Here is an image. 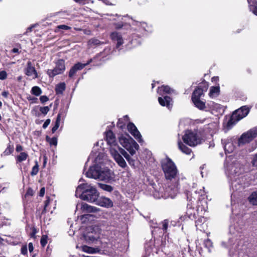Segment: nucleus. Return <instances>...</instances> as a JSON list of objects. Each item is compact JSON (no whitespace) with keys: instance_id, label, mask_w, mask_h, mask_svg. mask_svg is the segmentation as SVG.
<instances>
[{"instance_id":"44","label":"nucleus","mask_w":257,"mask_h":257,"mask_svg":"<svg viewBox=\"0 0 257 257\" xmlns=\"http://www.w3.org/2000/svg\"><path fill=\"white\" fill-rule=\"evenodd\" d=\"M168 226V220L165 219L162 222V229L164 233L167 232Z\"/></svg>"},{"instance_id":"14","label":"nucleus","mask_w":257,"mask_h":257,"mask_svg":"<svg viewBox=\"0 0 257 257\" xmlns=\"http://www.w3.org/2000/svg\"><path fill=\"white\" fill-rule=\"evenodd\" d=\"M249 109L246 106H241L239 109L235 110L233 113L237 117L236 120H240L245 117L249 113Z\"/></svg>"},{"instance_id":"59","label":"nucleus","mask_w":257,"mask_h":257,"mask_svg":"<svg viewBox=\"0 0 257 257\" xmlns=\"http://www.w3.org/2000/svg\"><path fill=\"white\" fill-rule=\"evenodd\" d=\"M47 162V157L45 155L43 157V168L45 167Z\"/></svg>"},{"instance_id":"49","label":"nucleus","mask_w":257,"mask_h":257,"mask_svg":"<svg viewBox=\"0 0 257 257\" xmlns=\"http://www.w3.org/2000/svg\"><path fill=\"white\" fill-rule=\"evenodd\" d=\"M250 200H253V202L257 204V191L254 192L249 197Z\"/></svg>"},{"instance_id":"32","label":"nucleus","mask_w":257,"mask_h":257,"mask_svg":"<svg viewBox=\"0 0 257 257\" xmlns=\"http://www.w3.org/2000/svg\"><path fill=\"white\" fill-rule=\"evenodd\" d=\"M14 151V147L13 145L9 144L7 148L4 152L3 154L5 156L9 155L13 153Z\"/></svg>"},{"instance_id":"30","label":"nucleus","mask_w":257,"mask_h":257,"mask_svg":"<svg viewBox=\"0 0 257 257\" xmlns=\"http://www.w3.org/2000/svg\"><path fill=\"white\" fill-rule=\"evenodd\" d=\"M39 110L41 112V113H38L37 114H36V116H40V115H41V113H42L44 115H45L49 111V110H50V107L48 106H41V107H40Z\"/></svg>"},{"instance_id":"54","label":"nucleus","mask_w":257,"mask_h":257,"mask_svg":"<svg viewBox=\"0 0 257 257\" xmlns=\"http://www.w3.org/2000/svg\"><path fill=\"white\" fill-rule=\"evenodd\" d=\"M50 122H51L50 119L48 118V119H46V120L45 121V122L44 123V124L43 125V128L44 129L47 128V126L49 125Z\"/></svg>"},{"instance_id":"8","label":"nucleus","mask_w":257,"mask_h":257,"mask_svg":"<svg viewBox=\"0 0 257 257\" xmlns=\"http://www.w3.org/2000/svg\"><path fill=\"white\" fill-rule=\"evenodd\" d=\"M208 87V84L205 80L201 82L193 92L191 96V100H195V99H200L201 96L204 95V92L207 91Z\"/></svg>"},{"instance_id":"13","label":"nucleus","mask_w":257,"mask_h":257,"mask_svg":"<svg viewBox=\"0 0 257 257\" xmlns=\"http://www.w3.org/2000/svg\"><path fill=\"white\" fill-rule=\"evenodd\" d=\"M25 74L28 76L34 75L33 78L36 79L38 78V73L33 66L31 61H29L27 63V67L25 71Z\"/></svg>"},{"instance_id":"2","label":"nucleus","mask_w":257,"mask_h":257,"mask_svg":"<svg viewBox=\"0 0 257 257\" xmlns=\"http://www.w3.org/2000/svg\"><path fill=\"white\" fill-rule=\"evenodd\" d=\"M76 195L79 194L80 198L89 202H95L99 193L96 188L87 183L80 184L76 190Z\"/></svg>"},{"instance_id":"60","label":"nucleus","mask_w":257,"mask_h":257,"mask_svg":"<svg viewBox=\"0 0 257 257\" xmlns=\"http://www.w3.org/2000/svg\"><path fill=\"white\" fill-rule=\"evenodd\" d=\"M200 193H201V195H200L201 198H199V200L200 199H204V197L206 196L205 192H204V190L202 191V190H200Z\"/></svg>"},{"instance_id":"42","label":"nucleus","mask_w":257,"mask_h":257,"mask_svg":"<svg viewBox=\"0 0 257 257\" xmlns=\"http://www.w3.org/2000/svg\"><path fill=\"white\" fill-rule=\"evenodd\" d=\"M194 201L192 199H190L188 200V203L187 204V209H190L192 211H193L194 208Z\"/></svg>"},{"instance_id":"17","label":"nucleus","mask_w":257,"mask_h":257,"mask_svg":"<svg viewBox=\"0 0 257 257\" xmlns=\"http://www.w3.org/2000/svg\"><path fill=\"white\" fill-rule=\"evenodd\" d=\"M86 66V64L80 62L76 63L71 68L68 74L69 77L72 78L78 71L83 69Z\"/></svg>"},{"instance_id":"3","label":"nucleus","mask_w":257,"mask_h":257,"mask_svg":"<svg viewBox=\"0 0 257 257\" xmlns=\"http://www.w3.org/2000/svg\"><path fill=\"white\" fill-rule=\"evenodd\" d=\"M118 139L119 143L132 156L136 154V150L139 149V146L128 134H121Z\"/></svg>"},{"instance_id":"61","label":"nucleus","mask_w":257,"mask_h":257,"mask_svg":"<svg viewBox=\"0 0 257 257\" xmlns=\"http://www.w3.org/2000/svg\"><path fill=\"white\" fill-rule=\"evenodd\" d=\"M28 99L29 100H31L32 102H36V101L38 99L35 97L30 96L29 97H28Z\"/></svg>"},{"instance_id":"50","label":"nucleus","mask_w":257,"mask_h":257,"mask_svg":"<svg viewBox=\"0 0 257 257\" xmlns=\"http://www.w3.org/2000/svg\"><path fill=\"white\" fill-rule=\"evenodd\" d=\"M40 100L42 103H44L49 100V98L46 95H42L40 96Z\"/></svg>"},{"instance_id":"22","label":"nucleus","mask_w":257,"mask_h":257,"mask_svg":"<svg viewBox=\"0 0 257 257\" xmlns=\"http://www.w3.org/2000/svg\"><path fill=\"white\" fill-rule=\"evenodd\" d=\"M178 148L180 150L186 155H190L192 153L191 149L185 145L180 140L178 142Z\"/></svg>"},{"instance_id":"51","label":"nucleus","mask_w":257,"mask_h":257,"mask_svg":"<svg viewBox=\"0 0 257 257\" xmlns=\"http://www.w3.org/2000/svg\"><path fill=\"white\" fill-rule=\"evenodd\" d=\"M24 150L23 147L20 144H17L16 147V151L18 153L22 152Z\"/></svg>"},{"instance_id":"21","label":"nucleus","mask_w":257,"mask_h":257,"mask_svg":"<svg viewBox=\"0 0 257 257\" xmlns=\"http://www.w3.org/2000/svg\"><path fill=\"white\" fill-rule=\"evenodd\" d=\"M130 120L128 115H125L122 118H119L116 124L117 127L123 130L125 128L126 123Z\"/></svg>"},{"instance_id":"39","label":"nucleus","mask_w":257,"mask_h":257,"mask_svg":"<svg viewBox=\"0 0 257 257\" xmlns=\"http://www.w3.org/2000/svg\"><path fill=\"white\" fill-rule=\"evenodd\" d=\"M204 245L205 247L208 249V250L210 251V249L213 246V243L210 239L207 238L204 240Z\"/></svg>"},{"instance_id":"43","label":"nucleus","mask_w":257,"mask_h":257,"mask_svg":"<svg viewBox=\"0 0 257 257\" xmlns=\"http://www.w3.org/2000/svg\"><path fill=\"white\" fill-rule=\"evenodd\" d=\"M186 214L188 215V217L190 219H193V218H195V209H194L193 211H192L190 209H187Z\"/></svg>"},{"instance_id":"47","label":"nucleus","mask_w":257,"mask_h":257,"mask_svg":"<svg viewBox=\"0 0 257 257\" xmlns=\"http://www.w3.org/2000/svg\"><path fill=\"white\" fill-rule=\"evenodd\" d=\"M32 232L30 234V236L31 238H36V234L37 233V229L35 226L31 228Z\"/></svg>"},{"instance_id":"33","label":"nucleus","mask_w":257,"mask_h":257,"mask_svg":"<svg viewBox=\"0 0 257 257\" xmlns=\"http://www.w3.org/2000/svg\"><path fill=\"white\" fill-rule=\"evenodd\" d=\"M46 140L51 146H56L57 144V138L56 137L50 138L48 136L46 137Z\"/></svg>"},{"instance_id":"6","label":"nucleus","mask_w":257,"mask_h":257,"mask_svg":"<svg viewBox=\"0 0 257 257\" xmlns=\"http://www.w3.org/2000/svg\"><path fill=\"white\" fill-rule=\"evenodd\" d=\"M182 140L184 143L191 147H194L198 144L197 134L191 130H187L182 137Z\"/></svg>"},{"instance_id":"31","label":"nucleus","mask_w":257,"mask_h":257,"mask_svg":"<svg viewBox=\"0 0 257 257\" xmlns=\"http://www.w3.org/2000/svg\"><path fill=\"white\" fill-rule=\"evenodd\" d=\"M42 91L41 89L37 86L32 87L31 89V93L36 96H39L42 93Z\"/></svg>"},{"instance_id":"27","label":"nucleus","mask_w":257,"mask_h":257,"mask_svg":"<svg viewBox=\"0 0 257 257\" xmlns=\"http://www.w3.org/2000/svg\"><path fill=\"white\" fill-rule=\"evenodd\" d=\"M29 155L27 152H21L20 154L16 157V161L17 163H21L27 160Z\"/></svg>"},{"instance_id":"26","label":"nucleus","mask_w":257,"mask_h":257,"mask_svg":"<svg viewBox=\"0 0 257 257\" xmlns=\"http://www.w3.org/2000/svg\"><path fill=\"white\" fill-rule=\"evenodd\" d=\"M220 92V87L219 86H211L210 89L209 95L210 97H213L215 95L218 96Z\"/></svg>"},{"instance_id":"10","label":"nucleus","mask_w":257,"mask_h":257,"mask_svg":"<svg viewBox=\"0 0 257 257\" xmlns=\"http://www.w3.org/2000/svg\"><path fill=\"white\" fill-rule=\"evenodd\" d=\"M127 129L140 143L143 142L140 132L138 131L134 123L129 122L127 124Z\"/></svg>"},{"instance_id":"48","label":"nucleus","mask_w":257,"mask_h":257,"mask_svg":"<svg viewBox=\"0 0 257 257\" xmlns=\"http://www.w3.org/2000/svg\"><path fill=\"white\" fill-rule=\"evenodd\" d=\"M21 252L23 255L28 254V247L27 244L23 245L21 248Z\"/></svg>"},{"instance_id":"55","label":"nucleus","mask_w":257,"mask_h":257,"mask_svg":"<svg viewBox=\"0 0 257 257\" xmlns=\"http://www.w3.org/2000/svg\"><path fill=\"white\" fill-rule=\"evenodd\" d=\"M91 41V43L94 45H98L101 43L100 41L96 39H92Z\"/></svg>"},{"instance_id":"16","label":"nucleus","mask_w":257,"mask_h":257,"mask_svg":"<svg viewBox=\"0 0 257 257\" xmlns=\"http://www.w3.org/2000/svg\"><path fill=\"white\" fill-rule=\"evenodd\" d=\"M95 203L97 205L107 208L111 207L113 205L112 201L109 198L105 197H98Z\"/></svg>"},{"instance_id":"56","label":"nucleus","mask_w":257,"mask_h":257,"mask_svg":"<svg viewBox=\"0 0 257 257\" xmlns=\"http://www.w3.org/2000/svg\"><path fill=\"white\" fill-rule=\"evenodd\" d=\"M28 248L30 253H32L34 250V246L32 242L29 243Z\"/></svg>"},{"instance_id":"46","label":"nucleus","mask_w":257,"mask_h":257,"mask_svg":"<svg viewBox=\"0 0 257 257\" xmlns=\"http://www.w3.org/2000/svg\"><path fill=\"white\" fill-rule=\"evenodd\" d=\"M34 191L31 188H29L25 195V197L26 198L29 196H33L34 195Z\"/></svg>"},{"instance_id":"19","label":"nucleus","mask_w":257,"mask_h":257,"mask_svg":"<svg viewBox=\"0 0 257 257\" xmlns=\"http://www.w3.org/2000/svg\"><path fill=\"white\" fill-rule=\"evenodd\" d=\"M105 135L106 141L108 144L114 146L117 145L115 140V135L111 130L105 132Z\"/></svg>"},{"instance_id":"24","label":"nucleus","mask_w":257,"mask_h":257,"mask_svg":"<svg viewBox=\"0 0 257 257\" xmlns=\"http://www.w3.org/2000/svg\"><path fill=\"white\" fill-rule=\"evenodd\" d=\"M193 103L196 107L200 110H204L206 108L205 102L200 100V99H195L192 100Z\"/></svg>"},{"instance_id":"11","label":"nucleus","mask_w":257,"mask_h":257,"mask_svg":"<svg viewBox=\"0 0 257 257\" xmlns=\"http://www.w3.org/2000/svg\"><path fill=\"white\" fill-rule=\"evenodd\" d=\"M114 173L109 169H104L103 171L100 170V177L99 179L106 182H110L114 180Z\"/></svg>"},{"instance_id":"23","label":"nucleus","mask_w":257,"mask_h":257,"mask_svg":"<svg viewBox=\"0 0 257 257\" xmlns=\"http://www.w3.org/2000/svg\"><path fill=\"white\" fill-rule=\"evenodd\" d=\"M65 89L66 84L65 82H60L56 85L55 91L57 95H61L63 94Z\"/></svg>"},{"instance_id":"35","label":"nucleus","mask_w":257,"mask_h":257,"mask_svg":"<svg viewBox=\"0 0 257 257\" xmlns=\"http://www.w3.org/2000/svg\"><path fill=\"white\" fill-rule=\"evenodd\" d=\"M35 164L32 168V171L30 173L31 176H33L36 175L38 174L39 170L38 162L37 161H35Z\"/></svg>"},{"instance_id":"4","label":"nucleus","mask_w":257,"mask_h":257,"mask_svg":"<svg viewBox=\"0 0 257 257\" xmlns=\"http://www.w3.org/2000/svg\"><path fill=\"white\" fill-rule=\"evenodd\" d=\"M87 232L84 234L83 237L88 244L93 243L100 238V230L97 226H91L87 228Z\"/></svg>"},{"instance_id":"9","label":"nucleus","mask_w":257,"mask_h":257,"mask_svg":"<svg viewBox=\"0 0 257 257\" xmlns=\"http://www.w3.org/2000/svg\"><path fill=\"white\" fill-rule=\"evenodd\" d=\"M110 152L113 159L120 167L122 168H124L126 167V163L125 160L116 149L115 148H111Z\"/></svg>"},{"instance_id":"15","label":"nucleus","mask_w":257,"mask_h":257,"mask_svg":"<svg viewBox=\"0 0 257 257\" xmlns=\"http://www.w3.org/2000/svg\"><path fill=\"white\" fill-rule=\"evenodd\" d=\"M100 170L98 169L97 167H90L86 172V176L88 178L97 179L100 177Z\"/></svg>"},{"instance_id":"38","label":"nucleus","mask_w":257,"mask_h":257,"mask_svg":"<svg viewBox=\"0 0 257 257\" xmlns=\"http://www.w3.org/2000/svg\"><path fill=\"white\" fill-rule=\"evenodd\" d=\"M249 5L250 10L252 12L254 8L257 7V1L256 0H247Z\"/></svg>"},{"instance_id":"29","label":"nucleus","mask_w":257,"mask_h":257,"mask_svg":"<svg viewBox=\"0 0 257 257\" xmlns=\"http://www.w3.org/2000/svg\"><path fill=\"white\" fill-rule=\"evenodd\" d=\"M50 202V197L49 196H46V199L44 201V208L41 212V214H45L48 212L49 210L47 209V207L49 205Z\"/></svg>"},{"instance_id":"12","label":"nucleus","mask_w":257,"mask_h":257,"mask_svg":"<svg viewBox=\"0 0 257 257\" xmlns=\"http://www.w3.org/2000/svg\"><path fill=\"white\" fill-rule=\"evenodd\" d=\"M159 104L162 106H166L169 109L172 108L173 106L172 98L167 95L162 96L158 98Z\"/></svg>"},{"instance_id":"25","label":"nucleus","mask_w":257,"mask_h":257,"mask_svg":"<svg viewBox=\"0 0 257 257\" xmlns=\"http://www.w3.org/2000/svg\"><path fill=\"white\" fill-rule=\"evenodd\" d=\"M237 117L235 114L232 113L231 116L228 119L226 126L228 129L231 128L235 123L239 121V120H236Z\"/></svg>"},{"instance_id":"57","label":"nucleus","mask_w":257,"mask_h":257,"mask_svg":"<svg viewBox=\"0 0 257 257\" xmlns=\"http://www.w3.org/2000/svg\"><path fill=\"white\" fill-rule=\"evenodd\" d=\"M45 189L44 187H42L41 188L40 190V192H39V196L40 197H43L44 196V194H45Z\"/></svg>"},{"instance_id":"1","label":"nucleus","mask_w":257,"mask_h":257,"mask_svg":"<svg viewBox=\"0 0 257 257\" xmlns=\"http://www.w3.org/2000/svg\"><path fill=\"white\" fill-rule=\"evenodd\" d=\"M161 167L166 180L173 182V184L168 185V187L174 193H177L179 188V171L177 166L174 162L168 157L165 161L161 163Z\"/></svg>"},{"instance_id":"53","label":"nucleus","mask_w":257,"mask_h":257,"mask_svg":"<svg viewBox=\"0 0 257 257\" xmlns=\"http://www.w3.org/2000/svg\"><path fill=\"white\" fill-rule=\"evenodd\" d=\"M7 73L6 71H1V80H5L7 78Z\"/></svg>"},{"instance_id":"41","label":"nucleus","mask_w":257,"mask_h":257,"mask_svg":"<svg viewBox=\"0 0 257 257\" xmlns=\"http://www.w3.org/2000/svg\"><path fill=\"white\" fill-rule=\"evenodd\" d=\"M20 49H21V46L20 44H18L17 48H14L10 51V53L15 54V55L13 56L14 57L18 55L21 53V50H20Z\"/></svg>"},{"instance_id":"37","label":"nucleus","mask_w":257,"mask_h":257,"mask_svg":"<svg viewBox=\"0 0 257 257\" xmlns=\"http://www.w3.org/2000/svg\"><path fill=\"white\" fill-rule=\"evenodd\" d=\"M71 27L65 25H58L56 27V29L55 30V32L58 33L59 32L60 30H69L71 29Z\"/></svg>"},{"instance_id":"5","label":"nucleus","mask_w":257,"mask_h":257,"mask_svg":"<svg viewBox=\"0 0 257 257\" xmlns=\"http://www.w3.org/2000/svg\"><path fill=\"white\" fill-rule=\"evenodd\" d=\"M53 69H48L47 74L50 78H53L56 75L63 74L66 69L65 62L63 59H59L55 62Z\"/></svg>"},{"instance_id":"45","label":"nucleus","mask_w":257,"mask_h":257,"mask_svg":"<svg viewBox=\"0 0 257 257\" xmlns=\"http://www.w3.org/2000/svg\"><path fill=\"white\" fill-rule=\"evenodd\" d=\"M82 208L84 210H86L87 211L91 212H93V207L88 205L87 204H84L82 205Z\"/></svg>"},{"instance_id":"18","label":"nucleus","mask_w":257,"mask_h":257,"mask_svg":"<svg viewBox=\"0 0 257 257\" xmlns=\"http://www.w3.org/2000/svg\"><path fill=\"white\" fill-rule=\"evenodd\" d=\"M110 38L113 42L116 43V47L117 48H118L123 43L121 35L116 32L111 33Z\"/></svg>"},{"instance_id":"52","label":"nucleus","mask_w":257,"mask_h":257,"mask_svg":"<svg viewBox=\"0 0 257 257\" xmlns=\"http://www.w3.org/2000/svg\"><path fill=\"white\" fill-rule=\"evenodd\" d=\"M119 152L123 156L125 155L127 153V152L122 148L119 147L118 145L116 146Z\"/></svg>"},{"instance_id":"58","label":"nucleus","mask_w":257,"mask_h":257,"mask_svg":"<svg viewBox=\"0 0 257 257\" xmlns=\"http://www.w3.org/2000/svg\"><path fill=\"white\" fill-rule=\"evenodd\" d=\"M219 77L218 76H213L211 78V81L213 82L217 83L219 81Z\"/></svg>"},{"instance_id":"62","label":"nucleus","mask_w":257,"mask_h":257,"mask_svg":"<svg viewBox=\"0 0 257 257\" xmlns=\"http://www.w3.org/2000/svg\"><path fill=\"white\" fill-rule=\"evenodd\" d=\"M33 27H34L33 26H31V27H28L27 29V30H26V32L25 33V34H26L28 33L31 32L32 31V29L33 28Z\"/></svg>"},{"instance_id":"36","label":"nucleus","mask_w":257,"mask_h":257,"mask_svg":"<svg viewBox=\"0 0 257 257\" xmlns=\"http://www.w3.org/2000/svg\"><path fill=\"white\" fill-rule=\"evenodd\" d=\"M82 250L84 252L90 253H93L96 252L95 248L90 247L87 245H83L82 246Z\"/></svg>"},{"instance_id":"40","label":"nucleus","mask_w":257,"mask_h":257,"mask_svg":"<svg viewBox=\"0 0 257 257\" xmlns=\"http://www.w3.org/2000/svg\"><path fill=\"white\" fill-rule=\"evenodd\" d=\"M48 236L47 235H42L40 239V244L42 247H45L48 242Z\"/></svg>"},{"instance_id":"63","label":"nucleus","mask_w":257,"mask_h":257,"mask_svg":"<svg viewBox=\"0 0 257 257\" xmlns=\"http://www.w3.org/2000/svg\"><path fill=\"white\" fill-rule=\"evenodd\" d=\"M130 165H135V160L133 159L132 158L130 160V161H127Z\"/></svg>"},{"instance_id":"7","label":"nucleus","mask_w":257,"mask_h":257,"mask_svg":"<svg viewBox=\"0 0 257 257\" xmlns=\"http://www.w3.org/2000/svg\"><path fill=\"white\" fill-rule=\"evenodd\" d=\"M257 136V127L250 129L247 133H243L238 140L239 144H245L252 141Z\"/></svg>"},{"instance_id":"64","label":"nucleus","mask_w":257,"mask_h":257,"mask_svg":"<svg viewBox=\"0 0 257 257\" xmlns=\"http://www.w3.org/2000/svg\"><path fill=\"white\" fill-rule=\"evenodd\" d=\"M2 94L5 97H7L8 95L9 94V93L8 91H4L2 92Z\"/></svg>"},{"instance_id":"20","label":"nucleus","mask_w":257,"mask_h":257,"mask_svg":"<svg viewBox=\"0 0 257 257\" xmlns=\"http://www.w3.org/2000/svg\"><path fill=\"white\" fill-rule=\"evenodd\" d=\"M173 92H174V90L168 85H163L161 87H159L157 90V93L162 96L165 94H170Z\"/></svg>"},{"instance_id":"28","label":"nucleus","mask_w":257,"mask_h":257,"mask_svg":"<svg viewBox=\"0 0 257 257\" xmlns=\"http://www.w3.org/2000/svg\"><path fill=\"white\" fill-rule=\"evenodd\" d=\"M61 110H60V112L58 114L56 118V120L55 122V124L53 127L52 128L51 131L53 134L59 128L60 125V122L61 120Z\"/></svg>"},{"instance_id":"34","label":"nucleus","mask_w":257,"mask_h":257,"mask_svg":"<svg viewBox=\"0 0 257 257\" xmlns=\"http://www.w3.org/2000/svg\"><path fill=\"white\" fill-rule=\"evenodd\" d=\"M99 187L103 190L111 192L113 191V188L112 186L109 185L105 184H99Z\"/></svg>"}]
</instances>
